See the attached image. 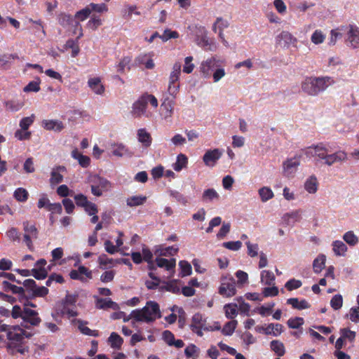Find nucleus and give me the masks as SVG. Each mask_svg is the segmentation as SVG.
<instances>
[{
  "label": "nucleus",
  "mask_w": 359,
  "mask_h": 359,
  "mask_svg": "<svg viewBox=\"0 0 359 359\" xmlns=\"http://www.w3.org/2000/svg\"><path fill=\"white\" fill-rule=\"evenodd\" d=\"M0 330L6 334L8 339L7 348L12 354L15 352L24 353L27 350L22 348L25 338H29L32 334L27 332L19 325L8 326L4 325L0 327Z\"/></svg>",
  "instance_id": "nucleus-1"
},
{
  "label": "nucleus",
  "mask_w": 359,
  "mask_h": 359,
  "mask_svg": "<svg viewBox=\"0 0 359 359\" xmlns=\"http://www.w3.org/2000/svg\"><path fill=\"white\" fill-rule=\"evenodd\" d=\"M158 304L153 301L148 302L142 309H136L130 313V318L137 322L151 323L161 318Z\"/></svg>",
  "instance_id": "nucleus-2"
},
{
  "label": "nucleus",
  "mask_w": 359,
  "mask_h": 359,
  "mask_svg": "<svg viewBox=\"0 0 359 359\" xmlns=\"http://www.w3.org/2000/svg\"><path fill=\"white\" fill-rule=\"evenodd\" d=\"M149 102L154 108L158 107V103L157 99L153 95L145 93L133 103L131 111L132 115L135 118H140L142 116H144L147 118L151 117V113L147 112L146 110Z\"/></svg>",
  "instance_id": "nucleus-3"
},
{
  "label": "nucleus",
  "mask_w": 359,
  "mask_h": 359,
  "mask_svg": "<svg viewBox=\"0 0 359 359\" xmlns=\"http://www.w3.org/2000/svg\"><path fill=\"white\" fill-rule=\"evenodd\" d=\"M329 78H306L302 84V90L309 95H316L324 90L327 86Z\"/></svg>",
  "instance_id": "nucleus-4"
},
{
  "label": "nucleus",
  "mask_w": 359,
  "mask_h": 359,
  "mask_svg": "<svg viewBox=\"0 0 359 359\" xmlns=\"http://www.w3.org/2000/svg\"><path fill=\"white\" fill-rule=\"evenodd\" d=\"M218 292L225 297H231L236 293V280L232 276H223Z\"/></svg>",
  "instance_id": "nucleus-5"
},
{
  "label": "nucleus",
  "mask_w": 359,
  "mask_h": 359,
  "mask_svg": "<svg viewBox=\"0 0 359 359\" xmlns=\"http://www.w3.org/2000/svg\"><path fill=\"white\" fill-rule=\"evenodd\" d=\"M180 74L181 64L180 62H175L173 65L172 70L169 76L168 92L170 95H174L177 92L179 85H175V83L178 81Z\"/></svg>",
  "instance_id": "nucleus-6"
},
{
  "label": "nucleus",
  "mask_w": 359,
  "mask_h": 359,
  "mask_svg": "<svg viewBox=\"0 0 359 359\" xmlns=\"http://www.w3.org/2000/svg\"><path fill=\"white\" fill-rule=\"evenodd\" d=\"M301 156H295L294 158L287 159L283 163V172L285 177H290L297 171L300 164Z\"/></svg>",
  "instance_id": "nucleus-7"
},
{
  "label": "nucleus",
  "mask_w": 359,
  "mask_h": 359,
  "mask_svg": "<svg viewBox=\"0 0 359 359\" xmlns=\"http://www.w3.org/2000/svg\"><path fill=\"white\" fill-rule=\"evenodd\" d=\"M22 320L24 323H28L32 326H36L41 323V318L38 317V313L29 308H24Z\"/></svg>",
  "instance_id": "nucleus-8"
},
{
  "label": "nucleus",
  "mask_w": 359,
  "mask_h": 359,
  "mask_svg": "<svg viewBox=\"0 0 359 359\" xmlns=\"http://www.w3.org/2000/svg\"><path fill=\"white\" fill-rule=\"evenodd\" d=\"M221 156V151L219 149H215L207 151L203 156V160L206 165H213Z\"/></svg>",
  "instance_id": "nucleus-9"
},
{
  "label": "nucleus",
  "mask_w": 359,
  "mask_h": 359,
  "mask_svg": "<svg viewBox=\"0 0 359 359\" xmlns=\"http://www.w3.org/2000/svg\"><path fill=\"white\" fill-rule=\"evenodd\" d=\"M59 22H60V24L64 27H66V26H68L70 25H74L76 29H79L80 30V33H79L78 38H80L81 36H83L82 29H81V26L80 23L79 22L76 21L73 18L72 16H71L69 15L62 14L60 16Z\"/></svg>",
  "instance_id": "nucleus-10"
},
{
  "label": "nucleus",
  "mask_w": 359,
  "mask_h": 359,
  "mask_svg": "<svg viewBox=\"0 0 359 359\" xmlns=\"http://www.w3.org/2000/svg\"><path fill=\"white\" fill-rule=\"evenodd\" d=\"M156 265L161 268H165L170 273L169 277H171L174 274V269L175 267L176 261L175 259H170V260L165 258L158 257L156 259Z\"/></svg>",
  "instance_id": "nucleus-11"
},
{
  "label": "nucleus",
  "mask_w": 359,
  "mask_h": 359,
  "mask_svg": "<svg viewBox=\"0 0 359 359\" xmlns=\"http://www.w3.org/2000/svg\"><path fill=\"white\" fill-rule=\"evenodd\" d=\"M313 150L315 151V154L321 159H325V157L327 154V149L322 144H318L315 147H310L306 148L303 151L304 154L309 156L310 155L313 156Z\"/></svg>",
  "instance_id": "nucleus-12"
},
{
  "label": "nucleus",
  "mask_w": 359,
  "mask_h": 359,
  "mask_svg": "<svg viewBox=\"0 0 359 359\" xmlns=\"http://www.w3.org/2000/svg\"><path fill=\"white\" fill-rule=\"evenodd\" d=\"M347 158L346 154L344 151H339L333 154H326L325 157V163L331 165L335 162L343 161Z\"/></svg>",
  "instance_id": "nucleus-13"
},
{
  "label": "nucleus",
  "mask_w": 359,
  "mask_h": 359,
  "mask_svg": "<svg viewBox=\"0 0 359 359\" xmlns=\"http://www.w3.org/2000/svg\"><path fill=\"white\" fill-rule=\"evenodd\" d=\"M217 62L216 58L213 57L201 63V72L205 77L210 76L212 69L216 66Z\"/></svg>",
  "instance_id": "nucleus-14"
},
{
  "label": "nucleus",
  "mask_w": 359,
  "mask_h": 359,
  "mask_svg": "<svg viewBox=\"0 0 359 359\" xmlns=\"http://www.w3.org/2000/svg\"><path fill=\"white\" fill-rule=\"evenodd\" d=\"M278 40L279 43L283 41L285 46H289L293 45L296 47L297 39L289 32L283 31L278 36Z\"/></svg>",
  "instance_id": "nucleus-15"
},
{
  "label": "nucleus",
  "mask_w": 359,
  "mask_h": 359,
  "mask_svg": "<svg viewBox=\"0 0 359 359\" xmlns=\"http://www.w3.org/2000/svg\"><path fill=\"white\" fill-rule=\"evenodd\" d=\"M138 141L143 144L145 147H149L151 144L152 137L146 129L141 128L137 130Z\"/></svg>",
  "instance_id": "nucleus-16"
},
{
  "label": "nucleus",
  "mask_w": 359,
  "mask_h": 359,
  "mask_svg": "<svg viewBox=\"0 0 359 359\" xmlns=\"http://www.w3.org/2000/svg\"><path fill=\"white\" fill-rule=\"evenodd\" d=\"M348 35V40L351 46L354 48H359V29L353 26H350Z\"/></svg>",
  "instance_id": "nucleus-17"
},
{
  "label": "nucleus",
  "mask_w": 359,
  "mask_h": 359,
  "mask_svg": "<svg viewBox=\"0 0 359 359\" xmlns=\"http://www.w3.org/2000/svg\"><path fill=\"white\" fill-rule=\"evenodd\" d=\"M88 86L97 95H101L104 91V87L101 83V80L98 77L90 79L88 80Z\"/></svg>",
  "instance_id": "nucleus-18"
},
{
  "label": "nucleus",
  "mask_w": 359,
  "mask_h": 359,
  "mask_svg": "<svg viewBox=\"0 0 359 359\" xmlns=\"http://www.w3.org/2000/svg\"><path fill=\"white\" fill-rule=\"evenodd\" d=\"M96 307L100 309H107L111 308L114 310L118 308V304L110 299L98 298L96 301Z\"/></svg>",
  "instance_id": "nucleus-19"
},
{
  "label": "nucleus",
  "mask_w": 359,
  "mask_h": 359,
  "mask_svg": "<svg viewBox=\"0 0 359 359\" xmlns=\"http://www.w3.org/2000/svg\"><path fill=\"white\" fill-rule=\"evenodd\" d=\"M173 111V103L171 101H164L161 105V114L165 119L170 118Z\"/></svg>",
  "instance_id": "nucleus-20"
},
{
  "label": "nucleus",
  "mask_w": 359,
  "mask_h": 359,
  "mask_svg": "<svg viewBox=\"0 0 359 359\" xmlns=\"http://www.w3.org/2000/svg\"><path fill=\"white\" fill-rule=\"evenodd\" d=\"M43 124L44 128L48 130L60 132L64 128L62 123L59 121L46 120L43 122Z\"/></svg>",
  "instance_id": "nucleus-21"
},
{
  "label": "nucleus",
  "mask_w": 359,
  "mask_h": 359,
  "mask_svg": "<svg viewBox=\"0 0 359 359\" xmlns=\"http://www.w3.org/2000/svg\"><path fill=\"white\" fill-rule=\"evenodd\" d=\"M90 182L102 190H108L111 187L109 181L97 175L92 177Z\"/></svg>",
  "instance_id": "nucleus-22"
},
{
  "label": "nucleus",
  "mask_w": 359,
  "mask_h": 359,
  "mask_svg": "<svg viewBox=\"0 0 359 359\" xmlns=\"http://www.w3.org/2000/svg\"><path fill=\"white\" fill-rule=\"evenodd\" d=\"M72 156L77 159L79 161V163L81 166L83 168H87L90 165V159L88 156H84L79 153L77 149H74L72 151Z\"/></svg>",
  "instance_id": "nucleus-23"
},
{
  "label": "nucleus",
  "mask_w": 359,
  "mask_h": 359,
  "mask_svg": "<svg viewBox=\"0 0 359 359\" xmlns=\"http://www.w3.org/2000/svg\"><path fill=\"white\" fill-rule=\"evenodd\" d=\"M147 201L144 196H133L126 199V204L130 207H135L143 205Z\"/></svg>",
  "instance_id": "nucleus-24"
},
{
  "label": "nucleus",
  "mask_w": 359,
  "mask_h": 359,
  "mask_svg": "<svg viewBox=\"0 0 359 359\" xmlns=\"http://www.w3.org/2000/svg\"><path fill=\"white\" fill-rule=\"evenodd\" d=\"M283 325L280 324L271 323L266 327L265 334H272L275 337L278 336L283 332Z\"/></svg>",
  "instance_id": "nucleus-25"
},
{
  "label": "nucleus",
  "mask_w": 359,
  "mask_h": 359,
  "mask_svg": "<svg viewBox=\"0 0 359 359\" xmlns=\"http://www.w3.org/2000/svg\"><path fill=\"white\" fill-rule=\"evenodd\" d=\"M287 303L290 304L294 309L299 310L308 309L310 307L309 304L306 300L299 301L297 298H290L287 300Z\"/></svg>",
  "instance_id": "nucleus-26"
},
{
  "label": "nucleus",
  "mask_w": 359,
  "mask_h": 359,
  "mask_svg": "<svg viewBox=\"0 0 359 359\" xmlns=\"http://www.w3.org/2000/svg\"><path fill=\"white\" fill-rule=\"evenodd\" d=\"M305 189L310 194H315L318 189L317 179L314 176L310 177L304 184Z\"/></svg>",
  "instance_id": "nucleus-27"
},
{
  "label": "nucleus",
  "mask_w": 359,
  "mask_h": 359,
  "mask_svg": "<svg viewBox=\"0 0 359 359\" xmlns=\"http://www.w3.org/2000/svg\"><path fill=\"white\" fill-rule=\"evenodd\" d=\"M271 348L278 356H283L285 353L284 344L278 340H273L270 343Z\"/></svg>",
  "instance_id": "nucleus-28"
},
{
  "label": "nucleus",
  "mask_w": 359,
  "mask_h": 359,
  "mask_svg": "<svg viewBox=\"0 0 359 359\" xmlns=\"http://www.w3.org/2000/svg\"><path fill=\"white\" fill-rule=\"evenodd\" d=\"M275 280V276L273 272L268 271V270H264L261 273V281L264 285H273Z\"/></svg>",
  "instance_id": "nucleus-29"
},
{
  "label": "nucleus",
  "mask_w": 359,
  "mask_h": 359,
  "mask_svg": "<svg viewBox=\"0 0 359 359\" xmlns=\"http://www.w3.org/2000/svg\"><path fill=\"white\" fill-rule=\"evenodd\" d=\"M18 56L17 54H9V55H4L0 57V67L2 69H8L9 68V65L11 63V59H18Z\"/></svg>",
  "instance_id": "nucleus-30"
},
{
  "label": "nucleus",
  "mask_w": 359,
  "mask_h": 359,
  "mask_svg": "<svg viewBox=\"0 0 359 359\" xmlns=\"http://www.w3.org/2000/svg\"><path fill=\"white\" fill-rule=\"evenodd\" d=\"M78 327L81 332H82L83 334L88 335V336H93V337H97L98 336V331L97 330H92L90 328H88L86 326L87 323L83 322L82 320H78Z\"/></svg>",
  "instance_id": "nucleus-31"
},
{
  "label": "nucleus",
  "mask_w": 359,
  "mask_h": 359,
  "mask_svg": "<svg viewBox=\"0 0 359 359\" xmlns=\"http://www.w3.org/2000/svg\"><path fill=\"white\" fill-rule=\"evenodd\" d=\"M160 289L161 290H166L175 294L180 292V287L177 285V282L176 280H172L171 281L165 283V285H161Z\"/></svg>",
  "instance_id": "nucleus-32"
},
{
  "label": "nucleus",
  "mask_w": 359,
  "mask_h": 359,
  "mask_svg": "<svg viewBox=\"0 0 359 359\" xmlns=\"http://www.w3.org/2000/svg\"><path fill=\"white\" fill-rule=\"evenodd\" d=\"M4 289L6 291L11 290L14 294H18L20 295H22L25 293V290L22 287H18L15 285L10 283L9 282L5 280L2 283Z\"/></svg>",
  "instance_id": "nucleus-33"
},
{
  "label": "nucleus",
  "mask_w": 359,
  "mask_h": 359,
  "mask_svg": "<svg viewBox=\"0 0 359 359\" xmlns=\"http://www.w3.org/2000/svg\"><path fill=\"white\" fill-rule=\"evenodd\" d=\"M111 346L114 348H120L123 344V339L116 332H112L108 339Z\"/></svg>",
  "instance_id": "nucleus-34"
},
{
  "label": "nucleus",
  "mask_w": 359,
  "mask_h": 359,
  "mask_svg": "<svg viewBox=\"0 0 359 359\" xmlns=\"http://www.w3.org/2000/svg\"><path fill=\"white\" fill-rule=\"evenodd\" d=\"M333 251L337 256H344L347 250V247L341 241H336L333 243Z\"/></svg>",
  "instance_id": "nucleus-35"
},
{
  "label": "nucleus",
  "mask_w": 359,
  "mask_h": 359,
  "mask_svg": "<svg viewBox=\"0 0 359 359\" xmlns=\"http://www.w3.org/2000/svg\"><path fill=\"white\" fill-rule=\"evenodd\" d=\"M325 256L320 255L318 256L313 263V268L315 273H320L323 269L325 267Z\"/></svg>",
  "instance_id": "nucleus-36"
},
{
  "label": "nucleus",
  "mask_w": 359,
  "mask_h": 359,
  "mask_svg": "<svg viewBox=\"0 0 359 359\" xmlns=\"http://www.w3.org/2000/svg\"><path fill=\"white\" fill-rule=\"evenodd\" d=\"M237 324V320H235L226 323L222 330V334L226 336L231 335L236 328Z\"/></svg>",
  "instance_id": "nucleus-37"
},
{
  "label": "nucleus",
  "mask_w": 359,
  "mask_h": 359,
  "mask_svg": "<svg viewBox=\"0 0 359 359\" xmlns=\"http://www.w3.org/2000/svg\"><path fill=\"white\" fill-rule=\"evenodd\" d=\"M259 194L262 202H266L273 197L272 190L266 187H264L259 190Z\"/></svg>",
  "instance_id": "nucleus-38"
},
{
  "label": "nucleus",
  "mask_w": 359,
  "mask_h": 359,
  "mask_svg": "<svg viewBox=\"0 0 359 359\" xmlns=\"http://www.w3.org/2000/svg\"><path fill=\"white\" fill-rule=\"evenodd\" d=\"M111 152L114 156L121 157L127 153V149L122 144H114L111 145Z\"/></svg>",
  "instance_id": "nucleus-39"
},
{
  "label": "nucleus",
  "mask_w": 359,
  "mask_h": 359,
  "mask_svg": "<svg viewBox=\"0 0 359 359\" xmlns=\"http://www.w3.org/2000/svg\"><path fill=\"white\" fill-rule=\"evenodd\" d=\"M187 158L184 154H180L177 156V161L173 164V168L176 171H180L186 166Z\"/></svg>",
  "instance_id": "nucleus-40"
},
{
  "label": "nucleus",
  "mask_w": 359,
  "mask_h": 359,
  "mask_svg": "<svg viewBox=\"0 0 359 359\" xmlns=\"http://www.w3.org/2000/svg\"><path fill=\"white\" fill-rule=\"evenodd\" d=\"M32 133L29 130H23L22 128L17 130L14 133V137L18 140H29Z\"/></svg>",
  "instance_id": "nucleus-41"
},
{
  "label": "nucleus",
  "mask_w": 359,
  "mask_h": 359,
  "mask_svg": "<svg viewBox=\"0 0 359 359\" xmlns=\"http://www.w3.org/2000/svg\"><path fill=\"white\" fill-rule=\"evenodd\" d=\"M219 195L217 191L213 189H206L202 196V199L203 201H212L215 198H218Z\"/></svg>",
  "instance_id": "nucleus-42"
},
{
  "label": "nucleus",
  "mask_w": 359,
  "mask_h": 359,
  "mask_svg": "<svg viewBox=\"0 0 359 359\" xmlns=\"http://www.w3.org/2000/svg\"><path fill=\"white\" fill-rule=\"evenodd\" d=\"M344 240L346 243H348L350 245H355L358 243V237L353 233V231H348L346 232L344 236Z\"/></svg>",
  "instance_id": "nucleus-43"
},
{
  "label": "nucleus",
  "mask_w": 359,
  "mask_h": 359,
  "mask_svg": "<svg viewBox=\"0 0 359 359\" xmlns=\"http://www.w3.org/2000/svg\"><path fill=\"white\" fill-rule=\"evenodd\" d=\"M32 275L38 280H42L47 277L48 271L43 267L35 268L32 269Z\"/></svg>",
  "instance_id": "nucleus-44"
},
{
  "label": "nucleus",
  "mask_w": 359,
  "mask_h": 359,
  "mask_svg": "<svg viewBox=\"0 0 359 359\" xmlns=\"http://www.w3.org/2000/svg\"><path fill=\"white\" fill-rule=\"evenodd\" d=\"M179 37V34L176 31H172L170 29H166L163 34L159 36L163 41H167L170 39H177Z\"/></svg>",
  "instance_id": "nucleus-45"
},
{
  "label": "nucleus",
  "mask_w": 359,
  "mask_h": 359,
  "mask_svg": "<svg viewBox=\"0 0 359 359\" xmlns=\"http://www.w3.org/2000/svg\"><path fill=\"white\" fill-rule=\"evenodd\" d=\"M225 314L227 318H233L237 314V305L229 304L224 306Z\"/></svg>",
  "instance_id": "nucleus-46"
},
{
  "label": "nucleus",
  "mask_w": 359,
  "mask_h": 359,
  "mask_svg": "<svg viewBox=\"0 0 359 359\" xmlns=\"http://www.w3.org/2000/svg\"><path fill=\"white\" fill-rule=\"evenodd\" d=\"M179 265L181 268V276L182 277L189 276L191 273V266L187 261H180Z\"/></svg>",
  "instance_id": "nucleus-47"
},
{
  "label": "nucleus",
  "mask_w": 359,
  "mask_h": 359,
  "mask_svg": "<svg viewBox=\"0 0 359 359\" xmlns=\"http://www.w3.org/2000/svg\"><path fill=\"white\" fill-rule=\"evenodd\" d=\"M142 255H143V259L144 261L147 262L149 263V268L150 270H154L156 268L154 265V264L151 262L153 255L151 252L147 248H143L142 250Z\"/></svg>",
  "instance_id": "nucleus-48"
},
{
  "label": "nucleus",
  "mask_w": 359,
  "mask_h": 359,
  "mask_svg": "<svg viewBox=\"0 0 359 359\" xmlns=\"http://www.w3.org/2000/svg\"><path fill=\"white\" fill-rule=\"evenodd\" d=\"M131 62V59L129 57H123L117 65V72L118 73L123 74L125 72V68L127 67L128 69H130L129 65Z\"/></svg>",
  "instance_id": "nucleus-49"
},
{
  "label": "nucleus",
  "mask_w": 359,
  "mask_h": 359,
  "mask_svg": "<svg viewBox=\"0 0 359 359\" xmlns=\"http://www.w3.org/2000/svg\"><path fill=\"white\" fill-rule=\"evenodd\" d=\"M23 226L25 233L31 235L33 238L37 237V229L34 225L30 224L28 222H25L23 223Z\"/></svg>",
  "instance_id": "nucleus-50"
},
{
  "label": "nucleus",
  "mask_w": 359,
  "mask_h": 359,
  "mask_svg": "<svg viewBox=\"0 0 359 359\" xmlns=\"http://www.w3.org/2000/svg\"><path fill=\"white\" fill-rule=\"evenodd\" d=\"M34 120V115L25 117L20 121V127L23 130H28L29 126L33 123Z\"/></svg>",
  "instance_id": "nucleus-51"
},
{
  "label": "nucleus",
  "mask_w": 359,
  "mask_h": 359,
  "mask_svg": "<svg viewBox=\"0 0 359 359\" xmlns=\"http://www.w3.org/2000/svg\"><path fill=\"white\" fill-rule=\"evenodd\" d=\"M284 221L287 224H290V220L292 219L293 222H297L299 220L300 218V214L299 211H294L290 213H287L284 215L283 216Z\"/></svg>",
  "instance_id": "nucleus-52"
},
{
  "label": "nucleus",
  "mask_w": 359,
  "mask_h": 359,
  "mask_svg": "<svg viewBox=\"0 0 359 359\" xmlns=\"http://www.w3.org/2000/svg\"><path fill=\"white\" fill-rule=\"evenodd\" d=\"M28 193L22 188H18L14 192V196L18 201H25L27 198Z\"/></svg>",
  "instance_id": "nucleus-53"
},
{
  "label": "nucleus",
  "mask_w": 359,
  "mask_h": 359,
  "mask_svg": "<svg viewBox=\"0 0 359 359\" xmlns=\"http://www.w3.org/2000/svg\"><path fill=\"white\" fill-rule=\"evenodd\" d=\"M343 299L341 295L336 294L334 295L330 302L331 306L335 309H339L342 306Z\"/></svg>",
  "instance_id": "nucleus-54"
},
{
  "label": "nucleus",
  "mask_w": 359,
  "mask_h": 359,
  "mask_svg": "<svg viewBox=\"0 0 359 359\" xmlns=\"http://www.w3.org/2000/svg\"><path fill=\"white\" fill-rule=\"evenodd\" d=\"M193 60V57L191 56H188L184 59V65L183 67V72L187 74H190L193 72L194 69V65L191 63Z\"/></svg>",
  "instance_id": "nucleus-55"
},
{
  "label": "nucleus",
  "mask_w": 359,
  "mask_h": 359,
  "mask_svg": "<svg viewBox=\"0 0 359 359\" xmlns=\"http://www.w3.org/2000/svg\"><path fill=\"white\" fill-rule=\"evenodd\" d=\"M91 9L89 7H86L85 8L78 11L75 14V18H77L81 21L86 20L90 14Z\"/></svg>",
  "instance_id": "nucleus-56"
},
{
  "label": "nucleus",
  "mask_w": 359,
  "mask_h": 359,
  "mask_svg": "<svg viewBox=\"0 0 359 359\" xmlns=\"http://www.w3.org/2000/svg\"><path fill=\"white\" fill-rule=\"evenodd\" d=\"M325 36L322 32L316 30L311 36V41L315 44H319L324 41Z\"/></svg>",
  "instance_id": "nucleus-57"
},
{
  "label": "nucleus",
  "mask_w": 359,
  "mask_h": 359,
  "mask_svg": "<svg viewBox=\"0 0 359 359\" xmlns=\"http://www.w3.org/2000/svg\"><path fill=\"white\" fill-rule=\"evenodd\" d=\"M304 323V320L302 318H291L287 320V325L292 329L299 328Z\"/></svg>",
  "instance_id": "nucleus-58"
},
{
  "label": "nucleus",
  "mask_w": 359,
  "mask_h": 359,
  "mask_svg": "<svg viewBox=\"0 0 359 359\" xmlns=\"http://www.w3.org/2000/svg\"><path fill=\"white\" fill-rule=\"evenodd\" d=\"M341 337L344 339V340L348 339L350 341H353L355 337V332H353L347 328H344L341 330Z\"/></svg>",
  "instance_id": "nucleus-59"
},
{
  "label": "nucleus",
  "mask_w": 359,
  "mask_h": 359,
  "mask_svg": "<svg viewBox=\"0 0 359 359\" xmlns=\"http://www.w3.org/2000/svg\"><path fill=\"white\" fill-rule=\"evenodd\" d=\"M48 293V289L46 287L41 286L33 289L32 296L34 297H45Z\"/></svg>",
  "instance_id": "nucleus-60"
},
{
  "label": "nucleus",
  "mask_w": 359,
  "mask_h": 359,
  "mask_svg": "<svg viewBox=\"0 0 359 359\" xmlns=\"http://www.w3.org/2000/svg\"><path fill=\"white\" fill-rule=\"evenodd\" d=\"M63 180V176L57 170H53L50 182L52 184L60 183Z\"/></svg>",
  "instance_id": "nucleus-61"
},
{
  "label": "nucleus",
  "mask_w": 359,
  "mask_h": 359,
  "mask_svg": "<svg viewBox=\"0 0 359 359\" xmlns=\"http://www.w3.org/2000/svg\"><path fill=\"white\" fill-rule=\"evenodd\" d=\"M40 90L39 83L36 81L29 82L24 88L25 93L38 92Z\"/></svg>",
  "instance_id": "nucleus-62"
},
{
  "label": "nucleus",
  "mask_w": 359,
  "mask_h": 359,
  "mask_svg": "<svg viewBox=\"0 0 359 359\" xmlns=\"http://www.w3.org/2000/svg\"><path fill=\"white\" fill-rule=\"evenodd\" d=\"M223 245L231 250H238L241 246L242 243L241 241H229L223 243Z\"/></svg>",
  "instance_id": "nucleus-63"
},
{
  "label": "nucleus",
  "mask_w": 359,
  "mask_h": 359,
  "mask_svg": "<svg viewBox=\"0 0 359 359\" xmlns=\"http://www.w3.org/2000/svg\"><path fill=\"white\" fill-rule=\"evenodd\" d=\"M348 316L351 321L355 323L359 322V307L351 308Z\"/></svg>",
  "instance_id": "nucleus-64"
}]
</instances>
